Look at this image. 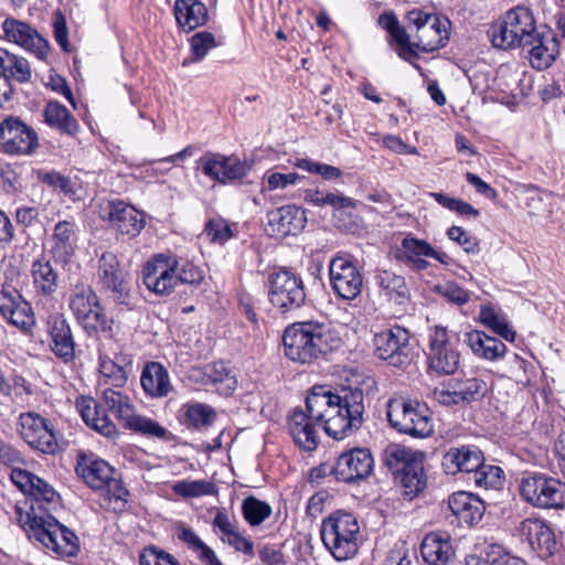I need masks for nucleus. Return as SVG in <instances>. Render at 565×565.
Segmentation results:
<instances>
[{"label": "nucleus", "mask_w": 565, "mask_h": 565, "mask_svg": "<svg viewBox=\"0 0 565 565\" xmlns=\"http://www.w3.org/2000/svg\"><path fill=\"white\" fill-rule=\"evenodd\" d=\"M264 178L267 182V189L269 191L284 190L289 185H295L298 181L303 179V177L296 172L285 174L270 171H268Z\"/></svg>", "instance_id": "nucleus-60"}, {"label": "nucleus", "mask_w": 565, "mask_h": 565, "mask_svg": "<svg viewBox=\"0 0 565 565\" xmlns=\"http://www.w3.org/2000/svg\"><path fill=\"white\" fill-rule=\"evenodd\" d=\"M46 328L54 355L66 364L72 363L75 360V340L65 316L63 313L49 316Z\"/></svg>", "instance_id": "nucleus-22"}, {"label": "nucleus", "mask_w": 565, "mask_h": 565, "mask_svg": "<svg viewBox=\"0 0 565 565\" xmlns=\"http://www.w3.org/2000/svg\"><path fill=\"white\" fill-rule=\"evenodd\" d=\"M76 407L87 426L108 439H116L119 431L106 409L92 397H81Z\"/></svg>", "instance_id": "nucleus-28"}, {"label": "nucleus", "mask_w": 565, "mask_h": 565, "mask_svg": "<svg viewBox=\"0 0 565 565\" xmlns=\"http://www.w3.org/2000/svg\"><path fill=\"white\" fill-rule=\"evenodd\" d=\"M53 33L55 41L58 43L63 51H70V42H68V30L66 25L65 17L61 11L54 13L53 17Z\"/></svg>", "instance_id": "nucleus-63"}, {"label": "nucleus", "mask_w": 565, "mask_h": 565, "mask_svg": "<svg viewBox=\"0 0 565 565\" xmlns=\"http://www.w3.org/2000/svg\"><path fill=\"white\" fill-rule=\"evenodd\" d=\"M40 543L60 557H73L79 552V540L75 532L49 516L45 530H41Z\"/></svg>", "instance_id": "nucleus-20"}, {"label": "nucleus", "mask_w": 565, "mask_h": 565, "mask_svg": "<svg viewBox=\"0 0 565 565\" xmlns=\"http://www.w3.org/2000/svg\"><path fill=\"white\" fill-rule=\"evenodd\" d=\"M437 292L449 302L461 306L469 301L470 294L458 284L447 281L436 287Z\"/></svg>", "instance_id": "nucleus-59"}, {"label": "nucleus", "mask_w": 565, "mask_h": 565, "mask_svg": "<svg viewBox=\"0 0 565 565\" xmlns=\"http://www.w3.org/2000/svg\"><path fill=\"white\" fill-rule=\"evenodd\" d=\"M2 30L9 42L18 44L39 60L47 57L50 52L47 40L26 22L7 18L2 23Z\"/></svg>", "instance_id": "nucleus-19"}, {"label": "nucleus", "mask_w": 565, "mask_h": 565, "mask_svg": "<svg viewBox=\"0 0 565 565\" xmlns=\"http://www.w3.org/2000/svg\"><path fill=\"white\" fill-rule=\"evenodd\" d=\"M203 233L212 244L218 245H224L234 236L232 225L220 216L210 218L204 225Z\"/></svg>", "instance_id": "nucleus-53"}, {"label": "nucleus", "mask_w": 565, "mask_h": 565, "mask_svg": "<svg viewBox=\"0 0 565 565\" xmlns=\"http://www.w3.org/2000/svg\"><path fill=\"white\" fill-rule=\"evenodd\" d=\"M104 218L108 220L117 234L129 238L136 237L145 227L143 215L122 201H110L105 209Z\"/></svg>", "instance_id": "nucleus-21"}, {"label": "nucleus", "mask_w": 565, "mask_h": 565, "mask_svg": "<svg viewBox=\"0 0 565 565\" xmlns=\"http://www.w3.org/2000/svg\"><path fill=\"white\" fill-rule=\"evenodd\" d=\"M330 285L344 300H354L363 287V277L354 262L347 255L334 256L329 264Z\"/></svg>", "instance_id": "nucleus-13"}, {"label": "nucleus", "mask_w": 565, "mask_h": 565, "mask_svg": "<svg viewBox=\"0 0 565 565\" xmlns=\"http://www.w3.org/2000/svg\"><path fill=\"white\" fill-rule=\"evenodd\" d=\"M379 287L386 296L397 303H404L408 298V288L403 276L390 270H382L376 276Z\"/></svg>", "instance_id": "nucleus-47"}, {"label": "nucleus", "mask_w": 565, "mask_h": 565, "mask_svg": "<svg viewBox=\"0 0 565 565\" xmlns=\"http://www.w3.org/2000/svg\"><path fill=\"white\" fill-rule=\"evenodd\" d=\"M420 553L429 565H446L454 555V550L448 536L429 533L422 542Z\"/></svg>", "instance_id": "nucleus-39"}, {"label": "nucleus", "mask_w": 565, "mask_h": 565, "mask_svg": "<svg viewBox=\"0 0 565 565\" xmlns=\"http://www.w3.org/2000/svg\"><path fill=\"white\" fill-rule=\"evenodd\" d=\"M360 525L355 516L337 511L322 521L321 540L334 558L353 557L359 550Z\"/></svg>", "instance_id": "nucleus-5"}, {"label": "nucleus", "mask_w": 565, "mask_h": 565, "mask_svg": "<svg viewBox=\"0 0 565 565\" xmlns=\"http://www.w3.org/2000/svg\"><path fill=\"white\" fill-rule=\"evenodd\" d=\"M374 459L367 448H353L343 451L331 469L338 481L354 483L365 480L373 471Z\"/></svg>", "instance_id": "nucleus-16"}, {"label": "nucleus", "mask_w": 565, "mask_h": 565, "mask_svg": "<svg viewBox=\"0 0 565 565\" xmlns=\"http://www.w3.org/2000/svg\"><path fill=\"white\" fill-rule=\"evenodd\" d=\"M222 541L226 542L228 545H231L235 551L243 552L246 555H253L254 553V544L253 542L243 536L237 529L233 531L230 535L226 537H221Z\"/></svg>", "instance_id": "nucleus-64"}, {"label": "nucleus", "mask_w": 565, "mask_h": 565, "mask_svg": "<svg viewBox=\"0 0 565 565\" xmlns=\"http://www.w3.org/2000/svg\"><path fill=\"white\" fill-rule=\"evenodd\" d=\"M125 428L147 437H154L162 440H168L171 435L170 431L161 426L158 422L141 415H137L136 413L130 418V420L127 422Z\"/></svg>", "instance_id": "nucleus-50"}, {"label": "nucleus", "mask_w": 565, "mask_h": 565, "mask_svg": "<svg viewBox=\"0 0 565 565\" xmlns=\"http://www.w3.org/2000/svg\"><path fill=\"white\" fill-rule=\"evenodd\" d=\"M463 342L478 358L495 361L505 355L507 347L500 340L486 334L483 331L472 330L465 334Z\"/></svg>", "instance_id": "nucleus-36"}, {"label": "nucleus", "mask_w": 565, "mask_h": 565, "mask_svg": "<svg viewBox=\"0 0 565 565\" xmlns=\"http://www.w3.org/2000/svg\"><path fill=\"white\" fill-rule=\"evenodd\" d=\"M192 62H199L206 56L210 50L215 47V36L207 31L195 33L191 40Z\"/></svg>", "instance_id": "nucleus-57"}, {"label": "nucleus", "mask_w": 565, "mask_h": 565, "mask_svg": "<svg viewBox=\"0 0 565 565\" xmlns=\"http://www.w3.org/2000/svg\"><path fill=\"white\" fill-rule=\"evenodd\" d=\"M519 533L522 540L526 541L530 547L542 557L554 554L556 541L551 527L542 520L525 519L519 525Z\"/></svg>", "instance_id": "nucleus-23"}, {"label": "nucleus", "mask_w": 565, "mask_h": 565, "mask_svg": "<svg viewBox=\"0 0 565 565\" xmlns=\"http://www.w3.org/2000/svg\"><path fill=\"white\" fill-rule=\"evenodd\" d=\"M479 320L505 341L514 342L516 333L502 312L494 310L490 306H482L479 312Z\"/></svg>", "instance_id": "nucleus-46"}, {"label": "nucleus", "mask_w": 565, "mask_h": 565, "mask_svg": "<svg viewBox=\"0 0 565 565\" xmlns=\"http://www.w3.org/2000/svg\"><path fill=\"white\" fill-rule=\"evenodd\" d=\"M142 279L150 291L167 296L174 291L178 285H200L203 273L191 262L179 264L168 255L158 254L143 266Z\"/></svg>", "instance_id": "nucleus-3"}, {"label": "nucleus", "mask_w": 565, "mask_h": 565, "mask_svg": "<svg viewBox=\"0 0 565 565\" xmlns=\"http://www.w3.org/2000/svg\"><path fill=\"white\" fill-rule=\"evenodd\" d=\"M319 423L302 409L295 408L288 417V429L295 443L306 451L315 450L320 441Z\"/></svg>", "instance_id": "nucleus-29"}, {"label": "nucleus", "mask_w": 565, "mask_h": 565, "mask_svg": "<svg viewBox=\"0 0 565 565\" xmlns=\"http://www.w3.org/2000/svg\"><path fill=\"white\" fill-rule=\"evenodd\" d=\"M39 147L38 134L18 117L0 121V149L8 154L28 156Z\"/></svg>", "instance_id": "nucleus-14"}, {"label": "nucleus", "mask_w": 565, "mask_h": 565, "mask_svg": "<svg viewBox=\"0 0 565 565\" xmlns=\"http://www.w3.org/2000/svg\"><path fill=\"white\" fill-rule=\"evenodd\" d=\"M537 31L532 11L518 6L491 24L488 36L492 45L499 49H525Z\"/></svg>", "instance_id": "nucleus-4"}, {"label": "nucleus", "mask_w": 565, "mask_h": 565, "mask_svg": "<svg viewBox=\"0 0 565 565\" xmlns=\"http://www.w3.org/2000/svg\"><path fill=\"white\" fill-rule=\"evenodd\" d=\"M415 449L398 444H390L382 454V460L388 470L397 475L404 460H409Z\"/></svg>", "instance_id": "nucleus-55"}, {"label": "nucleus", "mask_w": 565, "mask_h": 565, "mask_svg": "<svg viewBox=\"0 0 565 565\" xmlns=\"http://www.w3.org/2000/svg\"><path fill=\"white\" fill-rule=\"evenodd\" d=\"M17 513L19 515L18 522L23 527V530L29 533L30 537H34L40 542V532L41 530H45L46 523H49V516L42 518L32 513L23 514L20 508L17 509Z\"/></svg>", "instance_id": "nucleus-58"}, {"label": "nucleus", "mask_w": 565, "mask_h": 565, "mask_svg": "<svg viewBox=\"0 0 565 565\" xmlns=\"http://www.w3.org/2000/svg\"><path fill=\"white\" fill-rule=\"evenodd\" d=\"M268 298L270 303L281 312L299 309L306 300L301 277L289 269H280L268 278Z\"/></svg>", "instance_id": "nucleus-10"}, {"label": "nucleus", "mask_w": 565, "mask_h": 565, "mask_svg": "<svg viewBox=\"0 0 565 565\" xmlns=\"http://www.w3.org/2000/svg\"><path fill=\"white\" fill-rule=\"evenodd\" d=\"M215 417V411L201 403L185 404L179 411V420L183 425L196 429L212 425Z\"/></svg>", "instance_id": "nucleus-44"}, {"label": "nucleus", "mask_w": 565, "mask_h": 565, "mask_svg": "<svg viewBox=\"0 0 565 565\" xmlns=\"http://www.w3.org/2000/svg\"><path fill=\"white\" fill-rule=\"evenodd\" d=\"M140 382L145 393L152 398L166 397L172 391L169 372L158 362L145 365Z\"/></svg>", "instance_id": "nucleus-34"}, {"label": "nucleus", "mask_w": 565, "mask_h": 565, "mask_svg": "<svg viewBox=\"0 0 565 565\" xmlns=\"http://www.w3.org/2000/svg\"><path fill=\"white\" fill-rule=\"evenodd\" d=\"M484 457L476 446L451 447L444 456L443 468L448 475L472 473L482 465Z\"/></svg>", "instance_id": "nucleus-30"}, {"label": "nucleus", "mask_w": 565, "mask_h": 565, "mask_svg": "<svg viewBox=\"0 0 565 565\" xmlns=\"http://www.w3.org/2000/svg\"><path fill=\"white\" fill-rule=\"evenodd\" d=\"M76 473L87 486L95 490H104L114 482L115 469L104 459L93 455H79L76 465Z\"/></svg>", "instance_id": "nucleus-25"}, {"label": "nucleus", "mask_w": 565, "mask_h": 565, "mask_svg": "<svg viewBox=\"0 0 565 565\" xmlns=\"http://www.w3.org/2000/svg\"><path fill=\"white\" fill-rule=\"evenodd\" d=\"M386 415L390 425L402 434L414 438H426L434 433L433 417L428 407L417 401L390 399Z\"/></svg>", "instance_id": "nucleus-6"}, {"label": "nucleus", "mask_w": 565, "mask_h": 565, "mask_svg": "<svg viewBox=\"0 0 565 565\" xmlns=\"http://www.w3.org/2000/svg\"><path fill=\"white\" fill-rule=\"evenodd\" d=\"M203 375L223 395H230L236 388L237 381L235 376L231 374L222 362L205 365Z\"/></svg>", "instance_id": "nucleus-48"}, {"label": "nucleus", "mask_w": 565, "mask_h": 565, "mask_svg": "<svg viewBox=\"0 0 565 565\" xmlns=\"http://www.w3.org/2000/svg\"><path fill=\"white\" fill-rule=\"evenodd\" d=\"M454 385L457 390V398L461 404H470L482 399L487 392V383L478 377H470L466 380L455 381Z\"/></svg>", "instance_id": "nucleus-49"}, {"label": "nucleus", "mask_w": 565, "mask_h": 565, "mask_svg": "<svg viewBox=\"0 0 565 565\" xmlns=\"http://www.w3.org/2000/svg\"><path fill=\"white\" fill-rule=\"evenodd\" d=\"M473 480L478 487L498 489L503 483V471L498 466L482 465L473 472Z\"/></svg>", "instance_id": "nucleus-54"}, {"label": "nucleus", "mask_w": 565, "mask_h": 565, "mask_svg": "<svg viewBox=\"0 0 565 565\" xmlns=\"http://www.w3.org/2000/svg\"><path fill=\"white\" fill-rule=\"evenodd\" d=\"M173 492L183 498H196L216 493L215 486L205 480H181L173 486Z\"/></svg>", "instance_id": "nucleus-52"}, {"label": "nucleus", "mask_w": 565, "mask_h": 565, "mask_svg": "<svg viewBox=\"0 0 565 565\" xmlns=\"http://www.w3.org/2000/svg\"><path fill=\"white\" fill-rule=\"evenodd\" d=\"M98 365L102 375V383L110 385L111 388H121L128 381V372L120 364L126 359L120 354L119 344L113 337L99 339L97 345Z\"/></svg>", "instance_id": "nucleus-17"}, {"label": "nucleus", "mask_w": 565, "mask_h": 565, "mask_svg": "<svg viewBox=\"0 0 565 565\" xmlns=\"http://www.w3.org/2000/svg\"><path fill=\"white\" fill-rule=\"evenodd\" d=\"M364 395L359 388L334 394L316 385L306 398V414L322 426L326 434L341 440L358 431L364 422Z\"/></svg>", "instance_id": "nucleus-1"}, {"label": "nucleus", "mask_w": 565, "mask_h": 565, "mask_svg": "<svg viewBox=\"0 0 565 565\" xmlns=\"http://www.w3.org/2000/svg\"><path fill=\"white\" fill-rule=\"evenodd\" d=\"M102 402L105 408L122 423L124 427L136 413L129 396L111 387H106L103 391Z\"/></svg>", "instance_id": "nucleus-43"}, {"label": "nucleus", "mask_w": 565, "mask_h": 565, "mask_svg": "<svg viewBox=\"0 0 565 565\" xmlns=\"http://www.w3.org/2000/svg\"><path fill=\"white\" fill-rule=\"evenodd\" d=\"M286 356L298 363L309 364L338 350L343 341L329 323L315 320L288 326L282 335Z\"/></svg>", "instance_id": "nucleus-2"}, {"label": "nucleus", "mask_w": 565, "mask_h": 565, "mask_svg": "<svg viewBox=\"0 0 565 565\" xmlns=\"http://www.w3.org/2000/svg\"><path fill=\"white\" fill-rule=\"evenodd\" d=\"M447 236L449 239L457 242L467 253H476L478 252V243L472 237L469 236L466 231L460 226H451L447 231Z\"/></svg>", "instance_id": "nucleus-62"}, {"label": "nucleus", "mask_w": 565, "mask_h": 565, "mask_svg": "<svg viewBox=\"0 0 565 565\" xmlns=\"http://www.w3.org/2000/svg\"><path fill=\"white\" fill-rule=\"evenodd\" d=\"M19 431L22 439L31 448L42 454L55 455L60 450L53 425L36 413L20 414Z\"/></svg>", "instance_id": "nucleus-12"}, {"label": "nucleus", "mask_w": 565, "mask_h": 565, "mask_svg": "<svg viewBox=\"0 0 565 565\" xmlns=\"http://www.w3.org/2000/svg\"><path fill=\"white\" fill-rule=\"evenodd\" d=\"M26 494L33 497L38 501L42 500L45 502H53L57 497L53 487L38 476Z\"/></svg>", "instance_id": "nucleus-61"}, {"label": "nucleus", "mask_w": 565, "mask_h": 565, "mask_svg": "<svg viewBox=\"0 0 565 565\" xmlns=\"http://www.w3.org/2000/svg\"><path fill=\"white\" fill-rule=\"evenodd\" d=\"M379 25L388 32L396 43V52L404 61H411L418 57L415 49V40L412 41L413 33L409 29L402 26L393 12H384L377 19Z\"/></svg>", "instance_id": "nucleus-31"}, {"label": "nucleus", "mask_w": 565, "mask_h": 565, "mask_svg": "<svg viewBox=\"0 0 565 565\" xmlns=\"http://www.w3.org/2000/svg\"><path fill=\"white\" fill-rule=\"evenodd\" d=\"M431 254L433 246L426 241L406 236L403 238L401 248L396 253V258L412 264L416 270H425L429 266L425 257H429Z\"/></svg>", "instance_id": "nucleus-40"}, {"label": "nucleus", "mask_w": 565, "mask_h": 565, "mask_svg": "<svg viewBox=\"0 0 565 565\" xmlns=\"http://www.w3.org/2000/svg\"><path fill=\"white\" fill-rule=\"evenodd\" d=\"M173 11L179 28L185 32H191L207 21V8L200 0H175Z\"/></svg>", "instance_id": "nucleus-35"}, {"label": "nucleus", "mask_w": 565, "mask_h": 565, "mask_svg": "<svg viewBox=\"0 0 565 565\" xmlns=\"http://www.w3.org/2000/svg\"><path fill=\"white\" fill-rule=\"evenodd\" d=\"M44 121L62 134L74 136L78 131V122L68 109L58 102H50L43 110Z\"/></svg>", "instance_id": "nucleus-42"}, {"label": "nucleus", "mask_w": 565, "mask_h": 565, "mask_svg": "<svg viewBox=\"0 0 565 565\" xmlns=\"http://www.w3.org/2000/svg\"><path fill=\"white\" fill-rule=\"evenodd\" d=\"M268 227L271 235L286 237L300 233L307 223L305 212L292 204L268 212Z\"/></svg>", "instance_id": "nucleus-24"}, {"label": "nucleus", "mask_w": 565, "mask_h": 565, "mask_svg": "<svg viewBox=\"0 0 565 565\" xmlns=\"http://www.w3.org/2000/svg\"><path fill=\"white\" fill-rule=\"evenodd\" d=\"M409 460H404L397 475H401V482L404 489V497L414 499L427 487V476L424 470L425 454L414 450Z\"/></svg>", "instance_id": "nucleus-27"}, {"label": "nucleus", "mask_w": 565, "mask_h": 565, "mask_svg": "<svg viewBox=\"0 0 565 565\" xmlns=\"http://www.w3.org/2000/svg\"><path fill=\"white\" fill-rule=\"evenodd\" d=\"M411 334L399 326L385 329L374 335L375 354L396 367H404L412 361Z\"/></svg>", "instance_id": "nucleus-11"}, {"label": "nucleus", "mask_w": 565, "mask_h": 565, "mask_svg": "<svg viewBox=\"0 0 565 565\" xmlns=\"http://www.w3.org/2000/svg\"><path fill=\"white\" fill-rule=\"evenodd\" d=\"M0 76L11 85L26 84L32 79V68L25 57L0 47Z\"/></svg>", "instance_id": "nucleus-37"}, {"label": "nucleus", "mask_w": 565, "mask_h": 565, "mask_svg": "<svg viewBox=\"0 0 565 565\" xmlns=\"http://www.w3.org/2000/svg\"><path fill=\"white\" fill-rule=\"evenodd\" d=\"M415 39V49L434 52L444 47L449 40V20L422 9H413L405 17Z\"/></svg>", "instance_id": "nucleus-8"}, {"label": "nucleus", "mask_w": 565, "mask_h": 565, "mask_svg": "<svg viewBox=\"0 0 565 565\" xmlns=\"http://www.w3.org/2000/svg\"><path fill=\"white\" fill-rule=\"evenodd\" d=\"M98 279L103 288L113 292L118 303H128L122 273L117 256L110 252L103 253L98 260Z\"/></svg>", "instance_id": "nucleus-26"}, {"label": "nucleus", "mask_w": 565, "mask_h": 565, "mask_svg": "<svg viewBox=\"0 0 565 565\" xmlns=\"http://www.w3.org/2000/svg\"><path fill=\"white\" fill-rule=\"evenodd\" d=\"M448 507L459 523L472 525L479 522L484 513V503L476 495L458 491L448 498Z\"/></svg>", "instance_id": "nucleus-33"}, {"label": "nucleus", "mask_w": 565, "mask_h": 565, "mask_svg": "<svg viewBox=\"0 0 565 565\" xmlns=\"http://www.w3.org/2000/svg\"><path fill=\"white\" fill-rule=\"evenodd\" d=\"M271 507L255 497H247L242 503V513L246 522L256 526L262 524L266 519L271 515Z\"/></svg>", "instance_id": "nucleus-51"}, {"label": "nucleus", "mask_w": 565, "mask_h": 565, "mask_svg": "<svg viewBox=\"0 0 565 565\" xmlns=\"http://www.w3.org/2000/svg\"><path fill=\"white\" fill-rule=\"evenodd\" d=\"M21 295L18 291L2 292L0 296V312L13 326L21 330L32 327L34 320L30 315L28 303H20Z\"/></svg>", "instance_id": "nucleus-38"}, {"label": "nucleus", "mask_w": 565, "mask_h": 565, "mask_svg": "<svg viewBox=\"0 0 565 565\" xmlns=\"http://www.w3.org/2000/svg\"><path fill=\"white\" fill-rule=\"evenodd\" d=\"M530 63L534 68L545 70L552 65L558 53V42L551 32L535 33V36L525 45Z\"/></svg>", "instance_id": "nucleus-32"}, {"label": "nucleus", "mask_w": 565, "mask_h": 565, "mask_svg": "<svg viewBox=\"0 0 565 565\" xmlns=\"http://www.w3.org/2000/svg\"><path fill=\"white\" fill-rule=\"evenodd\" d=\"M196 163L205 177L223 184L244 178L249 170L237 157L218 152H206Z\"/></svg>", "instance_id": "nucleus-18"}, {"label": "nucleus", "mask_w": 565, "mask_h": 565, "mask_svg": "<svg viewBox=\"0 0 565 565\" xmlns=\"http://www.w3.org/2000/svg\"><path fill=\"white\" fill-rule=\"evenodd\" d=\"M427 360L429 370L440 375L454 374L459 366V353L455 350L445 327L435 326L429 332Z\"/></svg>", "instance_id": "nucleus-15"}, {"label": "nucleus", "mask_w": 565, "mask_h": 565, "mask_svg": "<svg viewBox=\"0 0 565 565\" xmlns=\"http://www.w3.org/2000/svg\"><path fill=\"white\" fill-rule=\"evenodd\" d=\"M31 275L38 295L51 297L56 292L60 277L50 260L38 259L33 262Z\"/></svg>", "instance_id": "nucleus-41"}, {"label": "nucleus", "mask_w": 565, "mask_h": 565, "mask_svg": "<svg viewBox=\"0 0 565 565\" xmlns=\"http://www.w3.org/2000/svg\"><path fill=\"white\" fill-rule=\"evenodd\" d=\"M520 494L531 505L540 509H563L565 507V482L544 473H529L522 477Z\"/></svg>", "instance_id": "nucleus-9"}, {"label": "nucleus", "mask_w": 565, "mask_h": 565, "mask_svg": "<svg viewBox=\"0 0 565 565\" xmlns=\"http://www.w3.org/2000/svg\"><path fill=\"white\" fill-rule=\"evenodd\" d=\"M294 166L309 173L319 174L323 180L327 181L335 180L342 175V171L339 168L327 163L312 161L308 158L296 159Z\"/></svg>", "instance_id": "nucleus-56"}, {"label": "nucleus", "mask_w": 565, "mask_h": 565, "mask_svg": "<svg viewBox=\"0 0 565 565\" xmlns=\"http://www.w3.org/2000/svg\"><path fill=\"white\" fill-rule=\"evenodd\" d=\"M68 307L86 333L111 331V321H108L105 309L90 286L75 285L70 294Z\"/></svg>", "instance_id": "nucleus-7"}, {"label": "nucleus", "mask_w": 565, "mask_h": 565, "mask_svg": "<svg viewBox=\"0 0 565 565\" xmlns=\"http://www.w3.org/2000/svg\"><path fill=\"white\" fill-rule=\"evenodd\" d=\"M52 252L60 258H66L74 253L76 225L68 221H60L54 226Z\"/></svg>", "instance_id": "nucleus-45"}]
</instances>
